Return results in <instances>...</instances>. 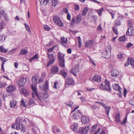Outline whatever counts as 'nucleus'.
Segmentation results:
<instances>
[{
	"label": "nucleus",
	"instance_id": "3c124183",
	"mask_svg": "<svg viewBox=\"0 0 134 134\" xmlns=\"http://www.w3.org/2000/svg\"><path fill=\"white\" fill-rule=\"evenodd\" d=\"M5 25L3 21H2L0 23V30H2L3 29L4 26Z\"/></svg>",
	"mask_w": 134,
	"mask_h": 134
},
{
	"label": "nucleus",
	"instance_id": "58836bf2",
	"mask_svg": "<svg viewBox=\"0 0 134 134\" xmlns=\"http://www.w3.org/2000/svg\"><path fill=\"white\" fill-rule=\"evenodd\" d=\"M59 64L60 66L62 68H64L65 67L64 60H59Z\"/></svg>",
	"mask_w": 134,
	"mask_h": 134
},
{
	"label": "nucleus",
	"instance_id": "864d4df0",
	"mask_svg": "<svg viewBox=\"0 0 134 134\" xmlns=\"http://www.w3.org/2000/svg\"><path fill=\"white\" fill-rule=\"evenodd\" d=\"M43 27L44 29L46 31H49L50 29V28L48 26L46 25H43Z\"/></svg>",
	"mask_w": 134,
	"mask_h": 134
},
{
	"label": "nucleus",
	"instance_id": "09e8293b",
	"mask_svg": "<svg viewBox=\"0 0 134 134\" xmlns=\"http://www.w3.org/2000/svg\"><path fill=\"white\" fill-rule=\"evenodd\" d=\"M66 104L70 107L71 108L72 107L73 102L71 101H70L68 103H66Z\"/></svg>",
	"mask_w": 134,
	"mask_h": 134
},
{
	"label": "nucleus",
	"instance_id": "9d476101",
	"mask_svg": "<svg viewBox=\"0 0 134 134\" xmlns=\"http://www.w3.org/2000/svg\"><path fill=\"white\" fill-rule=\"evenodd\" d=\"M26 81V79L25 78H21L19 80L18 82V84L20 88V87H23L24 86Z\"/></svg>",
	"mask_w": 134,
	"mask_h": 134
},
{
	"label": "nucleus",
	"instance_id": "6ab92c4d",
	"mask_svg": "<svg viewBox=\"0 0 134 134\" xmlns=\"http://www.w3.org/2000/svg\"><path fill=\"white\" fill-rule=\"evenodd\" d=\"M78 71H79V69L77 65L75 66L74 68L72 69L71 71L72 73L75 76L76 75V72Z\"/></svg>",
	"mask_w": 134,
	"mask_h": 134
},
{
	"label": "nucleus",
	"instance_id": "4c0bfd02",
	"mask_svg": "<svg viewBox=\"0 0 134 134\" xmlns=\"http://www.w3.org/2000/svg\"><path fill=\"white\" fill-rule=\"evenodd\" d=\"M114 90H118V89L119 87L118 85L116 84H114L112 86Z\"/></svg>",
	"mask_w": 134,
	"mask_h": 134
},
{
	"label": "nucleus",
	"instance_id": "412c9836",
	"mask_svg": "<svg viewBox=\"0 0 134 134\" xmlns=\"http://www.w3.org/2000/svg\"><path fill=\"white\" fill-rule=\"evenodd\" d=\"M61 40L62 44L64 46L65 44L67 43L68 40L66 38L62 37H61Z\"/></svg>",
	"mask_w": 134,
	"mask_h": 134
},
{
	"label": "nucleus",
	"instance_id": "aec40b11",
	"mask_svg": "<svg viewBox=\"0 0 134 134\" xmlns=\"http://www.w3.org/2000/svg\"><path fill=\"white\" fill-rule=\"evenodd\" d=\"M92 41H87L85 44V47L87 48H90L92 46Z\"/></svg>",
	"mask_w": 134,
	"mask_h": 134
},
{
	"label": "nucleus",
	"instance_id": "8fccbe9b",
	"mask_svg": "<svg viewBox=\"0 0 134 134\" xmlns=\"http://www.w3.org/2000/svg\"><path fill=\"white\" fill-rule=\"evenodd\" d=\"M125 36H123L119 38V40L121 41H125Z\"/></svg>",
	"mask_w": 134,
	"mask_h": 134
},
{
	"label": "nucleus",
	"instance_id": "2f4dec72",
	"mask_svg": "<svg viewBox=\"0 0 134 134\" xmlns=\"http://www.w3.org/2000/svg\"><path fill=\"white\" fill-rule=\"evenodd\" d=\"M27 53V51L26 50L24 49H22L20 50V52L19 53V55H21L26 54Z\"/></svg>",
	"mask_w": 134,
	"mask_h": 134
},
{
	"label": "nucleus",
	"instance_id": "2eb2a0df",
	"mask_svg": "<svg viewBox=\"0 0 134 134\" xmlns=\"http://www.w3.org/2000/svg\"><path fill=\"white\" fill-rule=\"evenodd\" d=\"M65 83L66 84L71 85L74 84V82L72 79L68 78L65 80Z\"/></svg>",
	"mask_w": 134,
	"mask_h": 134
},
{
	"label": "nucleus",
	"instance_id": "dca6fc26",
	"mask_svg": "<svg viewBox=\"0 0 134 134\" xmlns=\"http://www.w3.org/2000/svg\"><path fill=\"white\" fill-rule=\"evenodd\" d=\"M119 74V71L116 69H113L111 71V74L113 77H116Z\"/></svg>",
	"mask_w": 134,
	"mask_h": 134
},
{
	"label": "nucleus",
	"instance_id": "338daca9",
	"mask_svg": "<svg viewBox=\"0 0 134 134\" xmlns=\"http://www.w3.org/2000/svg\"><path fill=\"white\" fill-rule=\"evenodd\" d=\"M129 103L131 105H134V100H131L129 101Z\"/></svg>",
	"mask_w": 134,
	"mask_h": 134
},
{
	"label": "nucleus",
	"instance_id": "4be33fe9",
	"mask_svg": "<svg viewBox=\"0 0 134 134\" xmlns=\"http://www.w3.org/2000/svg\"><path fill=\"white\" fill-rule=\"evenodd\" d=\"M16 101L13 99L11 100L10 103V107L11 108H13L15 107L16 105Z\"/></svg>",
	"mask_w": 134,
	"mask_h": 134
},
{
	"label": "nucleus",
	"instance_id": "37998d69",
	"mask_svg": "<svg viewBox=\"0 0 134 134\" xmlns=\"http://www.w3.org/2000/svg\"><path fill=\"white\" fill-rule=\"evenodd\" d=\"M54 127H53L52 128V131H53V132L55 134H59L60 132V129H57L56 131L55 132L54 130Z\"/></svg>",
	"mask_w": 134,
	"mask_h": 134
},
{
	"label": "nucleus",
	"instance_id": "7ed1b4c3",
	"mask_svg": "<svg viewBox=\"0 0 134 134\" xmlns=\"http://www.w3.org/2000/svg\"><path fill=\"white\" fill-rule=\"evenodd\" d=\"M79 107L78 106L75 108L74 110L71 111V116L73 119H78L82 116V114L80 111L77 110Z\"/></svg>",
	"mask_w": 134,
	"mask_h": 134
},
{
	"label": "nucleus",
	"instance_id": "cd10ccee",
	"mask_svg": "<svg viewBox=\"0 0 134 134\" xmlns=\"http://www.w3.org/2000/svg\"><path fill=\"white\" fill-rule=\"evenodd\" d=\"M88 11V9L87 8H85L82 12L81 15L82 16H85L86 15Z\"/></svg>",
	"mask_w": 134,
	"mask_h": 134
},
{
	"label": "nucleus",
	"instance_id": "a19ab883",
	"mask_svg": "<svg viewBox=\"0 0 134 134\" xmlns=\"http://www.w3.org/2000/svg\"><path fill=\"white\" fill-rule=\"evenodd\" d=\"M16 50V48H15L9 51L8 52V54L9 55H11L14 53L15 52Z\"/></svg>",
	"mask_w": 134,
	"mask_h": 134
},
{
	"label": "nucleus",
	"instance_id": "f03ea898",
	"mask_svg": "<svg viewBox=\"0 0 134 134\" xmlns=\"http://www.w3.org/2000/svg\"><path fill=\"white\" fill-rule=\"evenodd\" d=\"M31 81L32 83L31 85V87L33 91L32 93V97L33 98H34L35 95L40 100H41V99L39 98V94L36 91V86L37 83V79L36 77H33Z\"/></svg>",
	"mask_w": 134,
	"mask_h": 134
},
{
	"label": "nucleus",
	"instance_id": "ea45409f",
	"mask_svg": "<svg viewBox=\"0 0 134 134\" xmlns=\"http://www.w3.org/2000/svg\"><path fill=\"white\" fill-rule=\"evenodd\" d=\"M55 47V46H54L48 49L47 51V54L48 53L49 54H50L52 52Z\"/></svg>",
	"mask_w": 134,
	"mask_h": 134
},
{
	"label": "nucleus",
	"instance_id": "4d7b16f0",
	"mask_svg": "<svg viewBox=\"0 0 134 134\" xmlns=\"http://www.w3.org/2000/svg\"><path fill=\"white\" fill-rule=\"evenodd\" d=\"M1 60L2 62V64H4L5 62L7 60V59L2 57L1 58Z\"/></svg>",
	"mask_w": 134,
	"mask_h": 134
},
{
	"label": "nucleus",
	"instance_id": "49530a36",
	"mask_svg": "<svg viewBox=\"0 0 134 134\" xmlns=\"http://www.w3.org/2000/svg\"><path fill=\"white\" fill-rule=\"evenodd\" d=\"M131 30L130 35L131 36H134V28L131 27L130 29Z\"/></svg>",
	"mask_w": 134,
	"mask_h": 134
},
{
	"label": "nucleus",
	"instance_id": "ddd939ff",
	"mask_svg": "<svg viewBox=\"0 0 134 134\" xmlns=\"http://www.w3.org/2000/svg\"><path fill=\"white\" fill-rule=\"evenodd\" d=\"M19 90L21 93L23 94L25 97L28 96L29 94L28 91L23 88H21Z\"/></svg>",
	"mask_w": 134,
	"mask_h": 134
},
{
	"label": "nucleus",
	"instance_id": "0eeeda50",
	"mask_svg": "<svg viewBox=\"0 0 134 134\" xmlns=\"http://www.w3.org/2000/svg\"><path fill=\"white\" fill-rule=\"evenodd\" d=\"M105 84L104 85H103V84H102L100 85V87L104 90H107L108 91H110L111 88L110 86L109 82L105 79Z\"/></svg>",
	"mask_w": 134,
	"mask_h": 134
},
{
	"label": "nucleus",
	"instance_id": "473e14b6",
	"mask_svg": "<svg viewBox=\"0 0 134 134\" xmlns=\"http://www.w3.org/2000/svg\"><path fill=\"white\" fill-rule=\"evenodd\" d=\"M120 113H119L116 114L115 117V121L118 122H120Z\"/></svg>",
	"mask_w": 134,
	"mask_h": 134
},
{
	"label": "nucleus",
	"instance_id": "052dcab7",
	"mask_svg": "<svg viewBox=\"0 0 134 134\" xmlns=\"http://www.w3.org/2000/svg\"><path fill=\"white\" fill-rule=\"evenodd\" d=\"M75 9V10H78L79 9V7L77 4L74 5Z\"/></svg>",
	"mask_w": 134,
	"mask_h": 134
},
{
	"label": "nucleus",
	"instance_id": "f3484780",
	"mask_svg": "<svg viewBox=\"0 0 134 134\" xmlns=\"http://www.w3.org/2000/svg\"><path fill=\"white\" fill-rule=\"evenodd\" d=\"M0 13L6 21L9 20L7 14L4 13L3 9H0Z\"/></svg>",
	"mask_w": 134,
	"mask_h": 134
},
{
	"label": "nucleus",
	"instance_id": "9b49d317",
	"mask_svg": "<svg viewBox=\"0 0 134 134\" xmlns=\"http://www.w3.org/2000/svg\"><path fill=\"white\" fill-rule=\"evenodd\" d=\"M7 92L10 93L16 89V87L13 85H10L6 88Z\"/></svg>",
	"mask_w": 134,
	"mask_h": 134
},
{
	"label": "nucleus",
	"instance_id": "6e6d98bb",
	"mask_svg": "<svg viewBox=\"0 0 134 134\" xmlns=\"http://www.w3.org/2000/svg\"><path fill=\"white\" fill-rule=\"evenodd\" d=\"M112 30L115 34H118V31L117 29L115 28V27L113 26L112 28Z\"/></svg>",
	"mask_w": 134,
	"mask_h": 134
},
{
	"label": "nucleus",
	"instance_id": "e433bc0d",
	"mask_svg": "<svg viewBox=\"0 0 134 134\" xmlns=\"http://www.w3.org/2000/svg\"><path fill=\"white\" fill-rule=\"evenodd\" d=\"M1 31H0V32ZM5 39V38L3 35L0 34V42H3Z\"/></svg>",
	"mask_w": 134,
	"mask_h": 134
},
{
	"label": "nucleus",
	"instance_id": "13d9d810",
	"mask_svg": "<svg viewBox=\"0 0 134 134\" xmlns=\"http://www.w3.org/2000/svg\"><path fill=\"white\" fill-rule=\"evenodd\" d=\"M120 24V23L119 21H116L115 22L114 25L117 26H119Z\"/></svg>",
	"mask_w": 134,
	"mask_h": 134
},
{
	"label": "nucleus",
	"instance_id": "39448f33",
	"mask_svg": "<svg viewBox=\"0 0 134 134\" xmlns=\"http://www.w3.org/2000/svg\"><path fill=\"white\" fill-rule=\"evenodd\" d=\"M47 55L49 59V62L47 65V67H48L54 63L55 60V58L56 55L53 54H51L49 53L47 54Z\"/></svg>",
	"mask_w": 134,
	"mask_h": 134
},
{
	"label": "nucleus",
	"instance_id": "a211bd4d",
	"mask_svg": "<svg viewBox=\"0 0 134 134\" xmlns=\"http://www.w3.org/2000/svg\"><path fill=\"white\" fill-rule=\"evenodd\" d=\"M101 78L99 75H96L94 76L92 79V80L100 82V81Z\"/></svg>",
	"mask_w": 134,
	"mask_h": 134
},
{
	"label": "nucleus",
	"instance_id": "7c9ffc66",
	"mask_svg": "<svg viewBox=\"0 0 134 134\" xmlns=\"http://www.w3.org/2000/svg\"><path fill=\"white\" fill-rule=\"evenodd\" d=\"M105 109V110L106 112V113L108 115H109V111L110 109V107L107 106L105 104V106L103 107Z\"/></svg>",
	"mask_w": 134,
	"mask_h": 134
},
{
	"label": "nucleus",
	"instance_id": "c9c22d12",
	"mask_svg": "<svg viewBox=\"0 0 134 134\" xmlns=\"http://www.w3.org/2000/svg\"><path fill=\"white\" fill-rule=\"evenodd\" d=\"M7 84L6 83L4 82H0V88H3L5 87Z\"/></svg>",
	"mask_w": 134,
	"mask_h": 134
},
{
	"label": "nucleus",
	"instance_id": "f257e3e1",
	"mask_svg": "<svg viewBox=\"0 0 134 134\" xmlns=\"http://www.w3.org/2000/svg\"><path fill=\"white\" fill-rule=\"evenodd\" d=\"M23 120L20 118H18L16 119V123L13 124L12 126V127L18 130H21V131L24 132L25 131V129L23 124H20Z\"/></svg>",
	"mask_w": 134,
	"mask_h": 134
},
{
	"label": "nucleus",
	"instance_id": "69168bd1",
	"mask_svg": "<svg viewBox=\"0 0 134 134\" xmlns=\"http://www.w3.org/2000/svg\"><path fill=\"white\" fill-rule=\"evenodd\" d=\"M127 116H126L125 118L124 119V120L122 121V122L121 123V124H125L127 121Z\"/></svg>",
	"mask_w": 134,
	"mask_h": 134
},
{
	"label": "nucleus",
	"instance_id": "4468645a",
	"mask_svg": "<svg viewBox=\"0 0 134 134\" xmlns=\"http://www.w3.org/2000/svg\"><path fill=\"white\" fill-rule=\"evenodd\" d=\"M81 120L83 123L85 124L89 122V119L88 116H83L81 117Z\"/></svg>",
	"mask_w": 134,
	"mask_h": 134
},
{
	"label": "nucleus",
	"instance_id": "a18cd8bd",
	"mask_svg": "<svg viewBox=\"0 0 134 134\" xmlns=\"http://www.w3.org/2000/svg\"><path fill=\"white\" fill-rule=\"evenodd\" d=\"M34 103V100L32 98H31L30 99L29 102H28L29 104L31 105Z\"/></svg>",
	"mask_w": 134,
	"mask_h": 134
},
{
	"label": "nucleus",
	"instance_id": "20e7f679",
	"mask_svg": "<svg viewBox=\"0 0 134 134\" xmlns=\"http://www.w3.org/2000/svg\"><path fill=\"white\" fill-rule=\"evenodd\" d=\"M41 5H46L47 3L50 2L52 5L53 7H55L58 3V0H39Z\"/></svg>",
	"mask_w": 134,
	"mask_h": 134
},
{
	"label": "nucleus",
	"instance_id": "603ef678",
	"mask_svg": "<svg viewBox=\"0 0 134 134\" xmlns=\"http://www.w3.org/2000/svg\"><path fill=\"white\" fill-rule=\"evenodd\" d=\"M20 104L23 107H26L25 102V101L23 99H21V102Z\"/></svg>",
	"mask_w": 134,
	"mask_h": 134
},
{
	"label": "nucleus",
	"instance_id": "bf43d9fd",
	"mask_svg": "<svg viewBox=\"0 0 134 134\" xmlns=\"http://www.w3.org/2000/svg\"><path fill=\"white\" fill-rule=\"evenodd\" d=\"M89 58L90 60V63L92 64V65H94V66H95L96 65L95 63H94V62L92 59L90 58L89 57Z\"/></svg>",
	"mask_w": 134,
	"mask_h": 134
},
{
	"label": "nucleus",
	"instance_id": "bb28decb",
	"mask_svg": "<svg viewBox=\"0 0 134 134\" xmlns=\"http://www.w3.org/2000/svg\"><path fill=\"white\" fill-rule=\"evenodd\" d=\"M107 11L110 14L112 17V19H114V15L115 14V11L114 10L111 11L107 9Z\"/></svg>",
	"mask_w": 134,
	"mask_h": 134
},
{
	"label": "nucleus",
	"instance_id": "393cba45",
	"mask_svg": "<svg viewBox=\"0 0 134 134\" xmlns=\"http://www.w3.org/2000/svg\"><path fill=\"white\" fill-rule=\"evenodd\" d=\"M64 55L62 53L59 52L58 54V58L59 60H64Z\"/></svg>",
	"mask_w": 134,
	"mask_h": 134
},
{
	"label": "nucleus",
	"instance_id": "0e129e2a",
	"mask_svg": "<svg viewBox=\"0 0 134 134\" xmlns=\"http://www.w3.org/2000/svg\"><path fill=\"white\" fill-rule=\"evenodd\" d=\"M78 44H79V47H80V46L81 44V38L80 36L78 37Z\"/></svg>",
	"mask_w": 134,
	"mask_h": 134
},
{
	"label": "nucleus",
	"instance_id": "f8f14e48",
	"mask_svg": "<svg viewBox=\"0 0 134 134\" xmlns=\"http://www.w3.org/2000/svg\"><path fill=\"white\" fill-rule=\"evenodd\" d=\"M59 70V68L56 66H52L51 69V73L52 74H56Z\"/></svg>",
	"mask_w": 134,
	"mask_h": 134
},
{
	"label": "nucleus",
	"instance_id": "5701e85b",
	"mask_svg": "<svg viewBox=\"0 0 134 134\" xmlns=\"http://www.w3.org/2000/svg\"><path fill=\"white\" fill-rule=\"evenodd\" d=\"M71 128L73 131H76L78 128L77 125L76 124L74 123L71 125Z\"/></svg>",
	"mask_w": 134,
	"mask_h": 134
},
{
	"label": "nucleus",
	"instance_id": "de8ad7c7",
	"mask_svg": "<svg viewBox=\"0 0 134 134\" xmlns=\"http://www.w3.org/2000/svg\"><path fill=\"white\" fill-rule=\"evenodd\" d=\"M130 64L134 68V60L133 59L131 58L130 59Z\"/></svg>",
	"mask_w": 134,
	"mask_h": 134
},
{
	"label": "nucleus",
	"instance_id": "423d86ee",
	"mask_svg": "<svg viewBox=\"0 0 134 134\" xmlns=\"http://www.w3.org/2000/svg\"><path fill=\"white\" fill-rule=\"evenodd\" d=\"M111 50V48L110 46H108L105 48V51L102 53V56L104 58H107L109 57V54H110Z\"/></svg>",
	"mask_w": 134,
	"mask_h": 134
},
{
	"label": "nucleus",
	"instance_id": "b1692460",
	"mask_svg": "<svg viewBox=\"0 0 134 134\" xmlns=\"http://www.w3.org/2000/svg\"><path fill=\"white\" fill-rule=\"evenodd\" d=\"M82 20V16L80 14H79L77 16V19L76 21V24L79 23Z\"/></svg>",
	"mask_w": 134,
	"mask_h": 134
},
{
	"label": "nucleus",
	"instance_id": "c03bdc74",
	"mask_svg": "<svg viewBox=\"0 0 134 134\" xmlns=\"http://www.w3.org/2000/svg\"><path fill=\"white\" fill-rule=\"evenodd\" d=\"M75 19L74 18H72V20H71V23H70L71 26H73L74 25L75 23H76V21H75Z\"/></svg>",
	"mask_w": 134,
	"mask_h": 134
},
{
	"label": "nucleus",
	"instance_id": "774afa93",
	"mask_svg": "<svg viewBox=\"0 0 134 134\" xmlns=\"http://www.w3.org/2000/svg\"><path fill=\"white\" fill-rule=\"evenodd\" d=\"M133 45V44L131 43H129L126 46V47L127 48H129Z\"/></svg>",
	"mask_w": 134,
	"mask_h": 134
},
{
	"label": "nucleus",
	"instance_id": "72a5a7b5",
	"mask_svg": "<svg viewBox=\"0 0 134 134\" xmlns=\"http://www.w3.org/2000/svg\"><path fill=\"white\" fill-rule=\"evenodd\" d=\"M60 74L64 77V78H65L67 75V74L65 72L64 70L60 71Z\"/></svg>",
	"mask_w": 134,
	"mask_h": 134
},
{
	"label": "nucleus",
	"instance_id": "680f3d73",
	"mask_svg": "<svg viewBox=\"0 0 134 134\" xmlns=\"http://www.w3.org/2000/svg\"><path fill=\"white\" fill-rule=\"evenodd\" d=\"M96 103L97 104H99L100 105H102L103 107L104 106H105V104L101 102H99L98 101H96Z\"/></svg>",
	"mask_w": 134,
	"mask_h": 134
},
{
	"label": "nucleus",
	"instance_id": "c85d7f7f",
	"mask_svg": "<svg viewBox=\"0 0 134 134\" xmlns=\"http://www.w3.org/2000/svg\"><path fill=\"white\" fill-rule=\"evenodd\" d=\"M8 50V49H5L3 46H0V52H1L6 53Z\"/></svg>",
	"mask_w": 134,
	"mask_h": 134
},
{
	"label": "nucleus",
	"instance_id": "c756f323",
	"mask_svg": "<svg viewBox=\"0 0 134 134\" xmlns=\"http://www.w3.org/2000/svg\"><path fill=\"white\" fill-rule=\"evenodd\" d=\"M48 88V83L47 81H46L44 84L43 85V88L44 90H47Z\"/></svg>",
	"mask_w": 134,
	"mask_h": 134
},
{
	"label": "nucleus",
	"instance_id": "6e6552de",
	"mask_svg": "<svg viewBox=\"0 0 134 134\" xmlns=\"http://www.w3.org/2000/svg\"><path fill=\"white\" fill-rule=\"evenodd\" d=\"M54 20L55 23L59 26L63 27V25L59 18L57 16H55L53 18Z\"/></svg>",
	"mask_w": 134,
	"mask_h": 134
},
{
	"label": "nucleus",
	"instance_id": "a878e982",
	"mask_svg": "<svg viewBox=\"0 0 134 134\" xmlns=\"http://www.w3.org/2000/svg\"><path fill=\"white\" fill-rule=\"evenodd\" d=\"M103 10V8H102L99 9H96L95 11L98 13L99 16H101L102 15V13Z\"/></svg>",
	"mask_w": 134,
	"mask_h": 134
},
{
	"label": "nucleus",
	"instance_id": "79ce46f5",
	"mask_svg": "<svg viewBox=\"0 0 134 134\" xmlns=\"http://www.w3.org/2000/svg\"><path fill=\"white\" fill-rule=\"evenodd\" d=\"M124 55L123 53H120L118 55V59H123L124 58Z\"/></svg>",
	"mask_w": 134,
	"mask_h": 134
},
{
	"label": "nucleus",
	"instance_id": "1a4fd4ad",
	"mask_svg": "<svg viewBox=\"0 0 134 134\" xmlns=\"http://www.w3.org/2000/svg\"><path fill=\"white\" fill-rule=\"evenodd\" d=\"M89 130V126H86L85 127H81L79 129V132L82 134H87Z\"/></svg>",
	"mask_w": 134,
	"mask_h": 134
},
{
	"label": "nucleus",
	"instance_id": "e2e57ef3",
	"mask_svg": "<svg viewBox=\"0 0 134 134\" xmlns=\"http://www.w3.org/2000/svg\"><path fill=\"white\" fill-rule=\"evenodd\" d=\"M48 97V95L46 93H44L43 96V97L44 99H47Z\"/></svg>",
	"mask_w": 134,
	"mask_h": 134
},
{
	"label": "nucleus",
	"instance_id": "5fc2aeb1",
	"mask_svg": "<svg viewBox=\"0 0 134 134\" xmlns=\"http://www.w3.org/2000/svg\"><path fill=\"white\" fill-rule=\"evenodd\" d=\"M24 25H25L26 29V30L27 31L29 32H30L31 31L29 29V27L28 25H27L26 23H25L24 24Z\"/></svg>",
	"mask_w": 134,
	"mask_h": 134
},
{
	"label": "nucleus",
	"instance_id": "f704fd0d",
	"mask_svg": "<svg viewBox=\"0 0 134 134\" xmlns=\"http://www.w3.org/2000/svg\"><path fill=\"white\" fill-rule=\"evenodd\" d=\"M38 58V54H35L31 58L29 59V60L30 62H31L34 59H37Z\"/></svg>",
	"mask_w": 134,
	"mask_h": 134
}]
</instances>
